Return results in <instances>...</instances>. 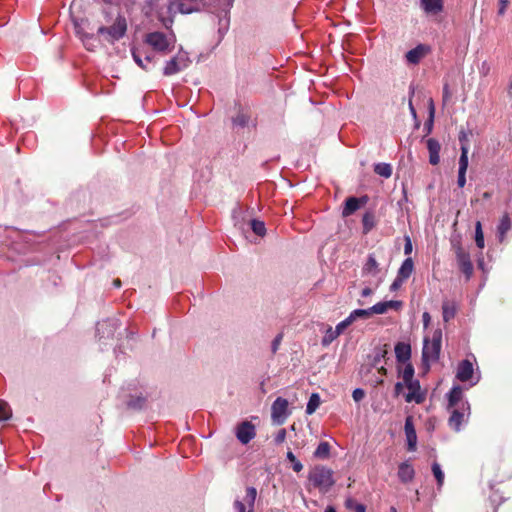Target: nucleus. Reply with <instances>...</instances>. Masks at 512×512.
<instances>
[{"instance_id":"nucleus-1","label":"nucleus","mask_w":512,"mask_h":512,"mask_svg":"<svg viewBox=\"0 0 512 512\" xmlns=\"http://www.w3.org/2000/svg\"><path fill=\"white\" fill-rule=\"evenodd\" d=\"M200 0H173L159 11V20L166 28L173 24V16L177 13L191 14L200 11L198 2Z\"/></svg>"},{"instance_id":"nucleus-2","label":"nucleus","mask_w":512,"mask_h":512,"mask_svg":"<svg viewBox=\"0 0 512 512\" xmlns=\"http://www.w3.org/2000/svg\"><path fill=\"white\" fill-rule=\"evenodd\" d=\"M145 42L156 52L166 55L172 52L176 45V36L171 31L167 34L159 31L148 33Z\"/></svg>"},{"instance_id":"nucleus-3","label":"nucleus","mask_w":512,"mask_h":512,"mask_svg":"<svg viewBox=\"0 0 512 512\" xmlns=\"http://www.w3.org/2000/svg\"><path fill=\"white\" fill-rule=\"evenodd\" d=\"M333 471L323 465H316L308 474V480L321 492L327 493L335 484Z\"/></svg>"},{"instance_id":"nucleus-4","label":"nucleus","mask_w":512,"mask_h":512,"mask_svg":"<svg viewBox=\"0 0 512 512\" xmlns=\"http://www.w3.org/2000/svg\"><path fill=\"white\" fill-rule=\"evenodd\" d=\"M442 331L437 329L433 332L432 338H425L422 350L423 362L429 366L439 359L441 351Z\"/></svg>"},{"instance_id":"nucleus-5","label":"nucleus","mask_w":512,"mask_h":512,"mask_svg":"<svg viewBox=\"0 0 512 512\" xmlns=\"http://www.w3.org/2000/svg\"><path fill=\"white\" fill-rule=\"evenodd\" d=\"M127 31V22L125 17L118 15L110 27L100 26L97 30L99 35H105V39L114 43L124 37Z\"/></svg>"},{"instance_id":"nucleus-6","label":"nucleus","mask_w":512,"mask_h":512,"mask_svg":"<svg viewBox=\"0 0 512 512\" xmlns=\"http://www.w3.org/2000/svg\"><path fill=\"white\" fill-rule=\"evenodd\" d=\"M190 58L188 53L183 49H180L178 53L166 61L165 66L163 68L164 76H172L183 70H185L190 65Z\"/></svg>"},{"instance_id":"nucleus-7","label":"nucleus","mask_w":512,"mask_h":512,"mask_svg":"<svg viewBox=\"0 0 512 512\" xmlns=\"http://www.w3.org/2000/svg\"><path fill=\"white\" fill-rule=\"evenodd\" d=\"M256 498V488L252 486L247 487L245 497L243 499L237 497L233 501V512H254Z\"/></svg>"},{"instance_id":"nucleus-8","label":"nucleus","mask_w":512,"mask_h":512,"mask_svg":"<svg viewBox=\"0 0 512 512\" xmlns=\"http://www.w3.org/2000/svg\"><path fill=\"white\" fill-rule=\"evenodd\" d=\"M450 412L449 425L455 431H460L461 425L470 415L469 403H462L461 406L447 408Z\"/></svg>"},{"instance_id":"nucleus-9","label":"nucleus","mask_w":512,"mask_h":512,"mask_svg":"<svg viewBox=\"0 0 512 512\" xmlns=\"http://www.w3.org/2000/svg\"><path fill=\"white\" fill-rule=\"evenodd\" d=\"M231 7V0H220L219 1V8H213L212 13L216 14L218 17V32L221 35V37L227 32L228 26H229V9Z\"/></svg>"},{"instance_id":"nucleus-10","label":"nucleus","mask_w":512,"mask_h":512,"mask_svg":"<svg viewBox=\"0 0 512 512\" xmlns=\"http://www.w3.org/2000/svg\"><path fill=\"white\" fill-rule=\"evenodd\" d=\"M289 415L288 401L282 397L276 398L271 406V418L277 425H282Z\"/></svg>"},{"instance_id":"nucleus-11","label":"nucleus","mask_w":512,"mask_h":512,"mask_svg":"<svg viewBox=\"0 0 512 512\" xmlns=\"http://www.w3.org/2000/svg\"><path fill=\"white\" fill-rule=\"evenodd\" d=\"M454 248L458 266L466 276V279L469 280L473 274V264L470 260V255L460 244L454 245Z\"/></svg>"},{"instance_id":"nucleus-12","label":"nucleus","mask_w":512,"mask_h":512,"mask_svg":"<svg viewBox=\"0 0 512 512\" xmlns=\"http://www.w3.org/2000/svg\"><path fill=\"white\" fill-rule=\"evenodd\" d=\"M119 327L117 319H106L97 323L96 333L99 340L113 338Z\"/></svg>"},{"instance_id":"nucleus-13","label":"nucleus","mask_w":512,"mask_h":512,"mask_svg":"<svg viewBox=\"0 0 512 512\" xmlns=\"http://www.w3.org/2000/svg\"><path fill=\"white\" fill-rule=\"evenodd\" d=\"M405 387L409 390L405 396L406 402L420 404L425 400V393L421 391L420 382L418 380L406 383Z\"/></svg>"},{"instance_id":"nucleus-14","label":"nucleus","mask_w":512,"mask_h":512,"mask_svg":"<svg viewBox=\"0 0 512 512\" xmlns=\"http://www.w3.org/2000/svg\"><path fill=\"white\" fill-rule=\"evenodd\" d=\"M468 148L465 145L461 147V155L459 158V169H458V179L457 184L460 188H463L466 184V172L469 165L468 160Z\"/></svg>"},{"instance_id":"nucleus-15","label":"nucleus","mask_w":512,"mask_h":512,"mask_svg":"<svg viewBox=\"0 0 512 512\" xmlns=\"http://www.w3.org/2000/svg\"><path fill=\"white\" fill-rule=\"evenodd\" d=\"M255 435V426L252 423L244 421L238 425L236 430V437L242 444L249 443L255 437Z\"/></svg>"},{"instance_id":"nucleus-16","label":"nucleus","mask_w":512,"mask_h":512,"mask_svg":"<svg viewBox=\"0 0 512 512\" xmlns=\"http://www.w3.org/2000/svg\"><path fill=\"white\" fill-rule=\"evenodd\" d=\"M132 57L136 64L143 70L150 71L155 66L153 55L143 54L141 51L133 49Z\"/></svg>"},{"instance_id":"nucleus-17","label":"nucleus","mask_w":512,"mask_h":512,"mask_svg":"<svg viewBox=\"0 0 512 512\" xmlns=\"http://www.w3.org/2000/svg\"><path fill=\"white\" fill-rule=\"evenodd\" d=\"M388 353V346H376L372 353L368 356L369 366L370 368H377L383 361L386 359V355Z\"/></svg>"},{"instance_id":"nucleus-18","label":"nucleus","mask_w":512,"mask_h":512,"mask_svg":"<svg viewBox=\"0 0 512 512\" xmlns=\"http://www.w3.org/2000/svg\"><path fill=\"white\" fill-rule=\"evenodd\" d=\"M404 430L407 439L408 450L415 451L417 445V435L412 418L410 416L405 420Z\"/></svg>"},{"instance_id":"nucleus-19","label":"nucleus","mask_w":512,"mask_h":512,"mask_svg":"<svg viewBox=\"0 0 512 512\" xmlns=\"http://www.w3.org/2000/svg\"><path fill=\"white\" fill-rule=\"evenodd\" d=\"M473 364L468 359L461 361L457 368L456 377L462 382H466L473 377Z\"/></svg>"},{"instance_id":"nucleus-20","label":"nucleus","mask_w":512,"mask_h":512,"mask_svg":"<svg viewBox=\"0 0 512 512\" xmlns=\"http://www.w3.org/2000/svg\"><path fill=\"white\" fill-rule=\"evenodd\" d=\"M402 306L401 301L397 300H390V301H384V302H378L372 307L369 308V311H371V314H384L389 309H399Z\"/></svg>"},{"instance_id":"nucleus-21","label":"nucleus","mask_w":512,"mask_h":512,"mask_svg":"<svg viewBox=\"0 0 512 512\" xmlns=\"http://www.w3.org/2000/svg\"><path fill=\"white\" fill-rule=\"evenodd\" d=\"M448 407L447 408H453L461 406L462 403H468L463 398V391L460 386H454L450 392L448 393Z\"/></svg>"},{"instance_id":"nucleus-22","label":"nucleus","mask_w":512,"mask_h":512,"mask_svg":"<svg viewBox=\"0 0 512 512\" xmlns=\"http://www.w3.org/2000/svg\"><path fill=\"white\" fill-rule=\"evenodd\" d=\"M399 363H408L411 358V346L405 342H398L394 348Z\"/></svg>"},{"instance_id":"nucleus-23","label":"nucleus","mask_w":512,"mask_h":512,"mask_svg":"<svg viewBox=\"0 0 512 512\" xmlns=\"http://www.w3.org/2000/svg\"><path fill=\"white\" fill-rule=\"evenodd\" d=\"M427 149L429 152V163L431 165H437L440 161V143L434 138H429L427 140Z\"/></svg>"},{"instance_id":"nucleus-24","label":"nucleus","mask_w":512,"mask_h":512,"mask_svg":"<svg viewBox=\"0 0 512 512\" xmlns=\"http://www.w3.org/2000/svg\"><path fill=\"white\" fill-rule=\"evenodd\" d=\"M398 478L402 483H409L414 479L415 470L409 462H403L398 467Z\"/></svg>"},{"instance_id":"nucleus-25","label":"nucleus","mask_w":512,"mask_h":512,"mask_svg":"<svg viewBox=\"0 0 512 512\" xmlns=\"http://www.w3.org/2000/svg\"><path fill=\"white\" fill-rule=\"evenodd\" d=\"M366 203V198H356V197H349L345 201V206L343 208L342 214L344 217L350 216L355 211H357L361 204Z\"/></svg>"},{"instance_id":"nucleus-26","label":"nucleus","mask_w":512,"mask_h":512,"mask_svg":"<svg viewBox=\"0 0 512 512\" xmlns=\"http://www.w3.org/2000/svg\"><path fill=\"white\" fill-rule=\"evenodd\" d=\"M380 273L379 263L373 254H369L362 268L363 275L377 276Z\"/></svg>"},{"instance_id":"nucleus-27","label":"nucleus","mask_w":512,"mask_h":512,"mask_svg":"<svg viewBox=\"0 0 512 512\" xmlns=\"http://www.w3.org/2000/svg\"><path fill=\"white\" fill-rule=\"evenodd\" d=\"M420 4L428 14H438L443 10V0H420Z\"/></svg>"},{"instance_id":"nucleus-28","label":"nucleus","mask_w":512,"mask_h":512,"mask_svg":"<svg viewBox=\"0 0 512 512\" xmlns=\"http://www.w3.org/2000/svg\"><path fill=\"white\" fill-rule=\"evenodd\" d=\"M426 52V48L424 45H418L417 47L409 50L405 58L408 63L410 64H417L419 61L424 57Z\"/></svg>"},{"instance_id":"nucleus-29","label":"nucleus","mask_w":512,"mask_h":512,"mask_svg":"<svg viewBox=\"0 0 512 512\" xmlns=\"http://www.w3.org/2000/svg\"><path fill=\"white\" fill-rule=\"evenodd\" d=\"M413 270H414V263H413L412 258L409 257L403 261V263L401 264V266L397 272V275L400 278L407 280L411 276Z\"/></svg>"},{"instance_id":"nucleus-30","label":"nucleus","mask_w":512,"mask_h":512,"mask_svg":"<svg viewBox=\"0 0 512 512\" xmlns=\"http://www.w3.org/2000/svg\"><path fill=\"white\" fill-rule=\"evenodd\" d=\"M456 304L452 301L445 300L442 304V315L445 322H449L456 315Z\"/></svg>"},{"instance_id":"nucleus-31","label":"nucleus","mask_w":512,"mask_h":512,"mask_svg":"<svg viewBox=\"0 0 512 512\" xmlns=\"http://www.w3.org/2000/svg\"><path fill=\"white\" fill-rule=\"evenodd\" d=\"M512 224L508 214L502 216L498 225V237L500 241H503L506 233L511 229Z\"/></svg>"},{"instance_id":"nucleus-32","label":"nucleus","mask_w":512,"mask_h":512,"mask_svg":"<svg viewBox=\"0 0 512 512\" xmlns=\"http://www.w3.org/2000/svg\"><path fill=\"white\" fill-rule=\"evenodd\" d=\"M330 448L328 442H320L313 455L317 459H327L330 456Z\"/></svg>"},{"instance_id":"nucleus-33","label":"nucleus","mask_w":512,"mask_h":512,"mask_svg":"<svg viewBox=\"0 0 512 512\" xmlns=\"http://www.w3.org/2000/svg\"><path fill=\"white\" fill-rule=\"evenodd\" d=\"M374 172L384 178L392 175V167L388 163H378L374 166Z\"/></svg>"},{"instance_id":"nucleus-34","label":"nucleus","mask_w":512,"mask_h":512,"mask_svg":"<svg viewBox=\"0 0 512 512\" xmlns=\"http://www.w3.org/2000/svg\"><path fill=\"white\" fill-rule=\"evenodd\" d=\"M320 402H321L320 396L317 393H313L310 396L309 401L307 403L306 413L308 415L313 414L317 410V408L319 407Z\"/></svg>"},{"instance_id":"nucleus-35","label":"nucleus","mask_w":512,"mask_h":512,"mask_svg":"<svg viewBox=\"0 0 512 512\" xmlns=\"http://www.w3.org/2000/svg\"><path fill=\"white\" fill-rule=\"evenodd\" d=\"M338 336L339 334H336V330L329 326L325 330L321 343L325 347L329 346Z\"/></svg>"},{"instance_id":"nucleus-36","label":"nucleus","mask_w":512,"mask_h":512,"mask_svg":"<svg viewBox=\"0 0 512 512\" xmlns=\"http://www.w3.org/2000/svg\"><path fill=\"white\" fill-rule=\"evenodd\" d=\"M475 242L478 248L483 249L485 246L484 234L482 231V225L480 221L475 224Z\"/></svg>"},{"instance_id":"nucleus-37","label":"nucleus","mask_w":512,"mask_h":512,"mask_svg":"<svg viewBox=\"0 0 512 512\" xmlns=\"http://www.w3.org/2000/svg\"><path fill=\"white\" fill-rule=\"evenodd\" d=\"M405 364L406 365L401 372V376H402L404 384L415 380L413 378L414 377V368H413L412 364L409 362L405 363Z\"/></svg>"},{"instance_id":"nucleus-38","label":"nucleus","mask_w":512,"mask_h":512,"mask_svg":"<svg viewBox=\"0 0 512 512\" xmlns=\"http://www.w3.org/2000/svg\"><path fill=\"white\" fill-rule=\"evenodd\" d=\"M249 121L250 117L246 113L240 112L233 118V125L236 127L244 128L248 126Z\"/></svg>"},{"instance_id":"nucleus-39","label":"nucleus","mask_w":512,"mask_h":512,"mask_svg":"<svg viewBox=\"0 0 512 512\" xmlns=\"http://www.w3.org/2000/svg\"><path fill=\"white\" fill-rule=\"evenodd\" d=\"M251 229L258 236H264L266 234V227L263 221L253 219L251 220Z\"/></svg>"},{"instance_id":"nucleus-40","label":"nucleus","mask_w":512,"mask_h":512,"mask_svg":"<svg viewBox=\"0 0 512 512\" xmlns=\"http://www.w3.org/2000/svg\"><path fill=\"white\" fill-rule=\"evenodd\" d=\"M432 473L437 480L438 486L441 487L444 482V473L441 469V466L437 462L432 464Z\"/></svg>"},{"instance_id":"nucleus-41","label":"nucleus","mask_w":512,"mask_h":512,"mask_svg":"<svg viewBox=\"0 0 512 512\" xmlns=\"http://www.w3.org/2000/svg\"><path fill=\"white\" fill-rule=\"evenodd\" d=\"M85 48L89 51H93L96 48V39L93 34H83L81 40Z\"/></svg>"},{"instance_id":"nucleus-42","label":"nucleus","mask_w":512,"mask_h":512,"mask_svg":"<svg viewBox=\"0 0 512 512\" xmlns=\"http://www.w3.org/2000/svg\"><path fill=\"white\" fill-rule=\"evenodd\" d=\"M287 459L292 464V469L299 473L303 469L302 463L296 458L292 451H288L286 454Z\"/></svg>"},{"instance_id":"nucleus-43","label":"nucleus","mask_w":512,"mask_h":512,"mask_svg":"<svg viewBox=\"0 0 512 512\" xmlns=\"http://www.w3.org/2000/svg\"><path fill=\"white\" fill-rule=\"evenodd\" d=\"M11 416H12V411H11L9 405L6 402L0 400V420L6 421V420L10 419Z\"/></svg>"},{"instance_id":"nucleus-44","label":"nucleus","mask_w":512,"mask_h":512,"mask_svg":"<svg viewBox=\"0 0 512 512\" xmlns=\"http://www.w3.org/2000/svg\"><path fill=\"white\" fill-rule=\"evenodd\" d=\"M363 229L368 233L374 227V217L371 213H365L362 219Z\"/></svg>"},{"instance_id":"nucleus-45","label":"nucleus","mask_w":512,"mask_h":512,"mask_svg":"<svg viewBox=\"0 0 512 512\" xmlns=\"http://www.w3.org/2000/svg\"><path fill=\"white\" fill-rule=\"evenodd\" d=\"M371 311L368 309H356L350 313V317L353 322L358 318H369L371 316Z\"/></svg>"},{"instance_id":"nucleus-46","label":"nucleus","mask_w":512,"mask_h":512,"mask_svg":"<svg viewBox=\"0 0 512 512\" xmlns=\"http://www.w3.org/2000/svg\"><path fill=\"white\" fill-rule=\"evenodd\" d=\"M145 404V398L142 396H137L132 398L128 403V407L131 409H141Z\"/></svg>"},{"instance_id":"nucleus-47","label":"nucleus","mask_w":512,"mask_h":512,"mask_svg":"<svg viewBox=\"0 0 512 512\" xmlns=\"http://www.w3.org/2000/svg\"><path fill=\"white\" fill-rule=\"evenodd\" d=\"M352 323H353V320L351 319L350 316H348L346 319H344L343 321H341L340 323L337 324V326L335 327L336 334L340 335L341 333H343V331L348 326H350Z\"/></svg>"},{"instance_id":"nucleus-48","label":"nucleus","mask_w":512,"mask_h":512,"mask_svg":"<svg viewBox=\"0 0 512 512\" xmlns=\"http://www.w3.org/2000/svg\"><path fill=\"white\" fill-rule=\"evenodd\" d=\"M282 340H283V333H279V334L276 335V337L272 341L271 351H272L273 354H275L278 351V349H279V347L281 345Z\"/></svg>"},{"instance_id":"nucleus-49","label":"nucleus","mask_w":512,"mask_h":512,"mask_svg":"<svg viewBox=\"0 0 512 512\" xmlns=\"http://www.w3.org/2000/svg\"><path fill=\"white\" fill-rule=\"evenodd\" d=\"M352 397L355 402H360L365 397V391L361 388H356L353 390Z\"/></svg>"},{"instance_id":"nucleus-50","label":"nucleus","mask_w":512,"mask_h":512,"mask_svg":"<svg viewBox=\"0 0 512 512\" xmlns=\"http://www.w3.org/2000/svg\"><path fill=\"white\" fill-rule=\"evenodd\" d=\"M285 439H286V430L285 429H280L277 432L274 441H275L276 444L279 445V444H282L285 441Z\"/></svg>"},{"instance_id":"nucleus-51","label":"nucleus","mask_w":512,"mask_h":512,"mask_svg":"<svg viewBox=\"0 0 512 512\" xmlns=\"http://www.w3.org/2000/svg\"><path fill=\"white\" fill-rule=\"evenodd\" d=\"M405 280L400 278L398 275L396 276V278L394 279V281L392 282L391 286H390V290L391 291H397L403 284Z\"/></svg>"},{"instance_id":"nucleus-52","label":"nucleus","mask_w":512,"mask_h":512,"mask_svg":"<svg viewBox=\"0 0 512 512\" xmlns=\"http://www.w3.org/2000/svg\"><path fill=\"white\" fill-rule=\"evenodd\" d=\"M414 95V90L411 88L410 89V98H409V102H408V105H409V110H410V113L412 115V117L414 119H417V113H416V110L413 106V103H412V96Z\"/></svg>"},{"instance_id":"nucleus-53","label":"nucleus","mask_w":512,"mask_h":512,"mask_svg":"<svg viewBox=\"0 0 512 512\" xmlns=\"http://www.w3.org/2000/svg\"><path fill=\"white\" fill-rule=\"evenodd\" d=\"M412 252V243L410 238L407 236L405 238V244H404V254L409 255Z\"/></svg>"},{"instance_id":"nucleus-54","label":"nucleus","mask_w":512,"mask_h":512,"mask_svg":"<svg viewBox=\"0 0 512 512\" xmlns=\"http://www.w3.org/2000/svg\"><path fill=\"white\" fill-rule=\"evenodd\" d=\"M355 505H359V503H356V501L352 497L346 498L345 507L347 509L353 510L355 508Z\"/></svg>"},{"instance_id":"nucleus-55","label":"nucleus","mask_w":512,"mask_h":512,"mask_svg":"<svg viewBox=\"0 0 512 512\" xmlns=\"http://www.w3.org/2000/svg\"><path fill=\"white\" fill-rule=\"evenodd\" d=\"M422 320H423V325H424V328H427L430 324V321H431V316L428 312H424L423 315H422Z\"/></svg>"},{"instance_id":"nucleus-56","label":"nucleus","mask_w":512,"mask_h":512,"mask_svg":"<svg viewBox=\"0 0 512 512\" xmlns=\"http://www.w3.org/2000/svg\"><path fill=\"white\" fill-rule=\"evenodd\" d=\"M459 141L461 143V146L465 145L468 148V144H467L468 143V138H467V134L464 131L460 132Z\"/></svg>"},{"instance_id":"nucleus-57","label":"nucleus","mask_w":512,"mask_h":512,"mask_svg":"<svg viewBox=\"0 0 512 512\" xmlns=\"http://www.w3.org/2000/svg\"><path fill=\"white\" fill-rule=\"evenodd\" d=\"M75 30H76V34L79 36V38H80L81 40H82V36H83V34H87V33L83 30V28H82L81 24H79V23H77V22L75 23Z\"/></svg>"},{"instance_id":"nucleus-58","label":"nucleus","mask_w":512,"mask_h":512,"mask_svg":"<svg viewBox=\"0 0 512 512\" xmlns=\"http://www.w3.org/2000/svg\"><path fill=\"white\" fill-rule=\"evenodd\" d=\"M433 117H434V105H433V101L430 100V120H429V124H427V127H429V130L431 129V126L433 123Z\"/></svg>"},{"instance_id":"nucleus-59","label":"nucleus","mask_w":512,"mask_h":512,"mask_svg":"<svg viewBox=\"0 0 512 512\" xmlns=\"http://www.w3.org/2000/svg\"><path fill=\"white\" fill-rule=\"evenodd\" d=\"M405 387V384L404 382L401 383V382H397L395 384V394L396 395H399L401 393V391L403 390V388Z\"/></svg>"},{"instance_id":"nucleus-60","label":"nucleus","mask_w":512,"mask_h":512,"mask_svg":"<svg viewBox=\"0 0 512 512\" xmlns=\"http://www.w3.org/2000/svg\"><path fill=\"white\" fill-rule=\"evenodd\" d=\"M373 294V290L370 288V287H365L362 292H361V296L362 297H368L370 295Z\"/></svg>"},{"instance_id":"nucleus-61","label":"nucleus","mask_w":512,"mask_h":512,"mask_svg":"<svg viewBox=\"0 0 512 512\" xmlns=\"http://www.w3.org/2000/svg\"><path fill=\"white\" fill-rule=\"evenodd\" d=\"M354 512H366V507L363 504L355 505Z\"/></svg>"},{"instance_id":"nucleus-62","label":"nucleus","mask_w":512,"mask_h":512,"mask_svg":"<svg viewBox=\"0 0 512 512\" xmlns=\"http://www.w3.org/2000/svg\"><path fill=\"white\" fill-rule=\"evenodd\" d=\"M443 97H444L445 100L450 97L449 87H448L447 84L443 88Z\"/></svg>"},{"instance_id":"nucleus-63","label":"nucleus","mask_w":512,"mask_h":512,"mask_svg":"<svg viewBox=\"0 0 512 512\" xmlns=\"http://www.w3.org/2000/svg\"><path fill=\"white\" fill-rule=\"evenodd\" d=\"M500 3H501V8H500V13H503L504 9L507 7L508 5V1L507 0H500Z\"/></svg>"},{"instance_id":"nucleus-64","label":"nucleus","mask_w":512,"mask_h":512,"mask_svg":"<svg viewBox=\"0 0 512 512\" xmlns=\"http://www.w3.org/2000/svg\"><path fill=\"white\" fill-rule=\"evenodd\" d=\"M377 370H378V373L381 374L382 376L386 375V373H387V370L383 365L380 367H377Z\"/></svg>"}]
</instances>
